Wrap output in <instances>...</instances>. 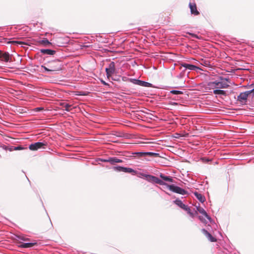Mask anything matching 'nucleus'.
Segmentation results:
<instances>
[{"label": "nucleus", "mask_w": 254, "mask_h": 254, "mask_svg": "<svg viewBox=\"0 0 254 254\" xmlns=\"http://www.w3.org/2000/svg\"><path fill=\"white\" fill-rule=\"evenodd\" d=\"M208 86L211 89H223L229 87V85L224 81L209 82L208 83Z\"/></svg>", "instance_id": "obj_1"}, {"label": "nucleus", "mask_w": 254, "mask_h": 254, "mask_svg": "<svg viewBox=\"0 0 254 254\" xmlns=\"http://www.w3.org/2000/svg\"><path fill=\"white\" fill-rule=\"evenodd\" d=\"M52 71H57L62 70V64L60 61L56 60L49 62L47 64Z\"/></svg>", "instance_id": "obj_2"}, {"label": "nucleus", "mask_w": 254, "mask_h": 254, "mask_svg": "<svg viewBox=\"0 0 254 254\" xmlns=\"http://www.w3.org/2000/svg\"><path fill=\"white\" fill-rule=\"evenodd\" d=\"M47 146V143L46 142H37L29 145V148L32 151H36L40 149H45Z\"/></svg>", "instance_id": "obj_3"}, {"label": "nucleus", "mask_w": 254, "mask_h": 254, "mask_svg": "<svg viewBox=\"0 0 254 254\" xmlns=\"http://www.w3.org/2000/svg\"><path fill=\"white\" fill-rule=\"evenodd\" d=\"M143 176L145 178V179L148 182L151 183H155L156 184L160 185H166L163 181L160 180L157 177L150 175H144Z\"/></svg>", "instance_id": "obj_4"}, {"label": "nucleus", "mask_w": 254, "mask_h": 254, "mask_svg": "<svg viewBox=\"0 0 254 254\" xmlns=\"http://www.w3.org/2000/svg\"><path fill=\"white\" fill-rule=\"evenodd\" d=\"M167 188L170 190L180 194L184 195L187 194V191L186 190L173 185H167Z\"/></svg>", "instance_id": "obj_5"}, {"label": "nucleus", "mask_w": 254, "mask_h": 254, "mask_svg": "<svg viewBox=\"0 0 254 254\" xmlns=\"http://www.w3.org/2000/svg\"><path fill=\"white\" fill-rule=\"evenodd\" d=\"M251 94L250 91L242 92L237 97V101L242 104H246L247 101L248 96Z\"/></svg>", "instance_id": "obj_6"}, {"label": "nucleus", "mask_w": 254, "mask_h": 254, "mask_svg": "<svg viewBox=\"0 0 254 254\" xmlns=\"http://www.w3.org/2000/svg\"><path fill=\"white\" fill-rule=\"evenodd\" d=\"M113 170L118 172H123L125 173H135V171L131 168H126L121 166H117L113 168Z\"/></svg>", "instance_id": "obj_7"}, {"label": "nucleus", "mask_w": 254, "mask_h": 254, "mask_svg": "<svg viewBox=\"0 0 254 254\" xmlns=\"http://www.w3.org/2000/svg\"><path fill=\"white\" fill-rule=\"evenodd\" d=\"M115 71V64L114 62H112L110 63L109 65V67L106 68V72L107 77L111 76Z\"/></svg>", "instance_id": "obj_8"}, {"label": "nucleus", "mask_w": 254, "mask_h": 254, "mask_svg": "<svg viewBox=\"0 0 254 254\" xmlns=\"http://www.w3.org/2000/svg\"><path fill=\"white\" fill-rule=\"evenodd\" d=\"M189 7L190 9V12L191 14L194 15H198L199 14V12L197 9V6L195 3H189Z\"/></svg>", "instance_id": "obj_9"}, {"label": "nucleus", "mask_w": 254, "mask_h": 254, "mask_svg": "<svg viewBox=\"0 0 254 254\" xmlns=\"http://www.w3.org/2000/svg\"><path fill=\"white\" fill-rule=\"evenodd\" d=\"M0 60L5 62H8L10 61V56L8 52L3 53L0 51Z\"/></svg>", "instance_id": "obj_10"}, {"label": "nucleus", "mask_w": 254, "mask_h": 254, "mask_svg": "<svg viewBox=\"0 0 254 254\" xmlns=\"http://www.w3.org/2000/svg\"><path fill=\"white\" fill-rule=\"evenodd\" d=\"M104 162H109L112 165H114L116 163H122L123 161L121 159L117 158L116 157H111L108 159H105L103 160Z\"/></svg>", "instance_id": "obj_11"}, {"label": "nucleus", "mask_w": 254, "mask_h": 254, "mask_svg": "<svg viewBox=\"0 0 254 254\" xmlns=\"http://www.w3.org/2000/svg\"><path fill=\"white\" fill-rule=\"evenodd\" d=\"M203 234L207 238V239L211 242H214L216 241V239L214 238L211 234H210L207 230L204 229L201 230Z\"/></svg>", "instance_id": "obj_12"}, {"label": "nucleus", "mask_w": 254, "mask_h": 254, "mask_svg": "<svg viewBox=\"0 0 254 254\" xmlns=\"http://www.w3.org/2000/svg\"><path fill=\"white\" fill-rule=\"evenodd\" d=\"M19 247L21 248H31L37 245L36 243H19Z\"/></svg>", "instance_id": "obj_13"}, {"label": "nucleus", "mask_w": 254, "mask_h": 254, "mask_svg": "<svg viewBox=\"0 0 254 254\" xmlns=\"http://www.w3.org/2000/svg\"><path fill=\"white\" fill-rule=\"evenodd\" d=\"M181 65L182 66L185 67L186 68L189 69L191 70H194L196 68H197V66H196L194 65L188 64H186V63L182 64Z\"/></svg>", "instance_id": "obj_14"}, {"label": "nucleus", "mask_w": 254, "mask_h": 254, "mask_svg": "<svg viewBox=\"0 0 254 254\" xmlns=\"http://www.w3.org/2000/svg\"><path fill=\"white\" fill-rule=\"evenodd\" d=\"M196 208H197V210L200 213L203 214L208 220H210L211 218L209 216V215L207 214L206 211L202 207H197Z\"/></svg>", "instance_id": "obj_15"}, {"label": "nucleus", "mask_w": 254, "mask_h": 254, "mask_svg": "<svg viewBox=\"0 0 254 254\" xmlns=\"http://www.w3.org/2000/svg\"><path fill=\"white\" fill-rule=\"evenodd\" d=\"M41 53L43 54L53 55L56 53V51L50 49H41Z\"/></svg>", "instance_id": "obj_16"}, {"label": "nucleus", "mask_w": 254, "mask_h": 254, "mask_svg": "<svg viewBox=\"0 0 254 254\" xmlns=\"http://www.w3.org/2000/svg\"><path fill=\"white\" fill-rule=\"evenodd\" d=\"M174 203L178 206L183 209L184 210L186 209V207L187 206V205L184 204L181 200L176 199V200L174 201Z\"/></svg>", "instance_id": "obj_17"}, {"label": "nucleus", "mask_w": 254, "mask_h": 254, "mask_svg": "<svg viewBox=\"0 0 254 254\" xmlns=\"http://www.w3.org/2000/svg\"><path fill=\"white\" fill-rule=\"evenodd\" d=\"M213 93L215 95H222L224 96H226V92L224 90L216 89L213 90Z\"/></svg>", "instance_id": "obj_18"}, {"label": "nucleus", "mask_w": 254, "mask_h": 254, "mask_svg": "<svg viewBox=\"0 0 254 254\" xmlns=\"http://www.w3.org/2000/svg\"><path fill=\"white\" fill-rule=\"evenodd\" d=\"M194 194L200 202H203L204 201L205 197L201 194L197 192H194Z\"/></svg>", "instance_id": "obj_19"}, {"label": "nucleus", "mask_w": 254, "mask_h": 254, "mask_svg": "<svg viewBox=\"0 0 254 254\" xmlns=\"http://www.w3.org/2000/svg\"><path fill=\"white\" fill-rule=\"evenodd\" d=\"M160 177L163 180H164L165 181L170 182H173V179L171 177H170V176H165L163 174H160Z\"/></svg>", "instance_id": "obj_20"}, {"label": "nucleus", "mask_w": 254, "mask_h": 254, "mask_svg": "<svg viewBox=\"0 0 254 254\" xmlns=\"http://www.w3.org/2000/svg\"><path fill=\"white\" fill-rule=\"evenodd\" d=\"M39 43L45 46H50L52 45V43L49 42L47 39H44L39 41Z\"/></svg>", "instance_id": "obj_21"}, {"label": "nucleus", "mask_w": 254, "mask_h": 254, "mask_svg": "<svg viewBox=\"0 0 254 254\" xmlns=\"http://www.w3.org/2000/svg\"><path fill=\"white\" fill-rule=\"evenodd\" d=\"M61 105L64 108V110L68 112L70 111L71 110V105L68 104L64 102L61 103Z\"/></svg>", "instance_id": "obj_22"}, {"label": "nucleus", "mask_w": 254, "mask_h": 254, "mask_svg": "<svg viewBox=\"0 0 254 254\" xmlns=\"http://www.w3.org/2000/svg\"><path fill=\"white\" fill-rule=\"evenodd\" d=\"M145 156H149L152 157H159V154L154 152H146L145 153Z\"/></svg>", "instance_id": "obj_23"}, {"label": "nucleus", "mask_w": 254, "mask_h": 254, "mask_svg": "<svg viewBox=\"0 0 254 254\" xmlns=\"http://www.w3.org/2000/svg\"><path fill=\"white\" fill-rule=\"evenodd\" d=\"M129 81L133 83V84H137V85H138L140 86H141V83H142L141 80L135 79H130Z\"/></svg>", "instance_id": "obj_24"}, {"label": "nucleus", "mask_w": 254, "mask_h": 254, "mask_svg": "<svg viewBox=\"0 0 254 254\" xmlns=\"http://www.w3.org/2000/svg\"><path fill=\"white\" fill-rule=\"evenodd\" d=\"M8 43H11V44H24V42H21V41H9L8 42Z\"/></svg>", "instance_id": "obj_25"}, {"label": "nucleus", "mask_w": 254, "mask_h": 254, "mask_svg": "<svg viewBox=\"0 0 254 254\" xmlns=\"http://www.w3.org/2000/svg\"><path fill=\"white\" fill-rule=\"evenodd\" d=\"M170 92L173 94H182L183 92L179 90H172Z\"/></svg>", "instance_id": "obj_26"}, {"label": "nucleus", "mask_w": 254, "mask_h": 254, "mask_svg": "<svg viewBox=\"0 0 254 254\" xmlns=\"http://www.w3.org/2000/svg\"><path fill=\"white\" fill-rule=\"evenodd\" d=\"M150 85H151L150 83H149L148 82H146L142 81V83H141V86H145V87H150Z\"/></svg>", "instance_id": "obj_27"}, {"label": "nucleus", "mask_w": 254, "mask_h": 254, "mask_svg": "<svg viewBox=\"0 0 254 254\" xmlns=\"http://www.w3.org/2000/svg\"><path fill=\"white\" fill-rule=\"evenodd\" d=\"M145 152H136L135 153L138 156H145Z\"/></svg>", "instance_id": "obj_28"}, {"label": "nucleus", "mask_w": 254, "mask_h": 254, "mask_svg": "<svg viewBox=\"0 0 254 254\" xmlns=\"http://www.w3.org/2000/svg\"><path fill=\"white\" fill-rule=\"evenodd\" d=\"M18 238L20 240H22L24 241H26L28 240V239L27 238H25L23 236H18Z\"/></svg>", "instance_id": "obj_29"}, {"label": "nucleus", "mask_w": 254, "mask_h": 254, "mask_svg": "<svg viewBox=\"0 0 254 254\" xmlns=\"http://www.w3.org/2000/svg\"><path fill=\"white\" fill-rule=\"evenodd\" d=\"M42 67L46 71H52L51 70H50V67H46L45 66L42 65Z\"/></svg>", "instance_id": "obj_30"}, {"label": "nucleus", "mask_w": 254, "mask_h": 254, "mask_svg": "<svg viewBox=\"0 0 254 254\" xmlns=\"http://www.w3.org/2000/svg\"><path fill=\"white\" fill-rule=\"evenodd\" d=\"M199 220L203 223H206V221L205 219H204L201 216H199Z\"/></svg>", "instance_id": "obj_31"}, {"label": "nucleus", "mask_w": 254, "mask_h": 254, "mask_svg": "<svg viewBox=\"0 0 254 254\" xmlns=\"http://www.w3.org/2000/svg\"><path fill=\"white\" fill-rule=\"evenodd\" d=\"M184 210H186V211H187L188 214L189 213V212L191 211L190 208L188 206L186 207V209H184Z\"/></svg>", "instance_id": "obj_32"}, {"label": "nucleus", "mask_w": 254, "mask_h": 254, "mask_svg": "<svg viewBox=\"0 0 254 254\" xmlns=\"http://www.w3.org/2000/svg\"><path fill=\"white\" fill-rule=\"evenodd\" d=\"M221 79H222V81H224V82H225V81H226L229 82V79L228 78H221Z\"/></svg>", "instance_id": "obj_33"}, {"label": "nucleus", "mask_w": 254, "mask_h": 254, "mask_svg": "<svg viewBox=\"0 0 254 254\" xmlns=\"http://www.w3.org/2000/svg\"><path fill=\"white\" fill-rule=\"evenodd\" d=\"M189 214H190V216H191V217H193V213H192L191 211H190V212H189Z\"/></svg>", "instance_id": "obj_34"}, {"label": "nucleus", "mask_w": 254, "mask_h": 254, "mask_svg": "<svg viewBox=\"0 0 254 254\" xmlns=\"http://www.w3.org/2000/svg\"><path fill=\"white\" fill-rule=\"evenodd\" d=\"M250 92L251 93H254V89H253L252 90H250Z\"/></svg>", "instance_id": "obj_35"}, {"label": "nucleus", "mask_w": 254, "mask_h": 254, "mask_svg": "<svg viewBox=\"0 0 254 254\" xmlns=\"http://www.w3.org/2000/svg\"><path fill=\"white\" fill-rule=\"evenodd\" d=\"M102 83L105 85L107 84V83L105 81H102Z\"/></svg>", "instance_id": "obj_36"}, {"label": "nucleus", "mask_w": 254, "mask_h": 254, "mask_svg": "<svg viewBox=\"0 0 254 254\" xmlns=\"http://www.w3.org/2000/svg\"><path fill=\"white\" fill-rule=\"evenodd\" d=\"M37 110H42V109H41V108H37Z\"/></svg>", "instance_id": "obj_37"}]
</instances>
